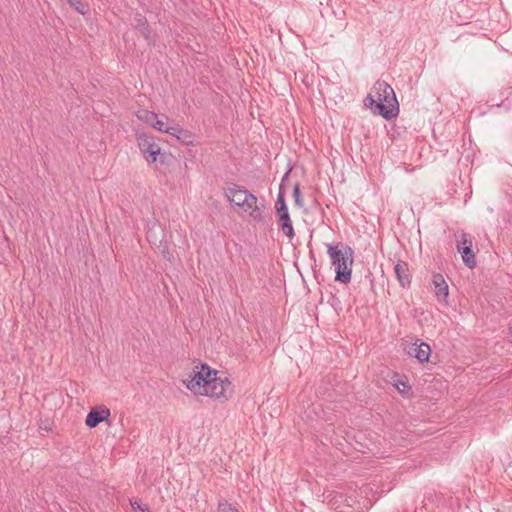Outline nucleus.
<instances>
[{
    "label": "nucleus",
    "mask_w": 512,
    "mask_h": 512,
    "mask_svg": "<svg viewBox=\"0 0 512 512\" xmlns=\"http://www.w3.org/2000/svg\"><path fill=\"white\" fill-rule=\"evenodd\" d=\"M217 373V370L211 369L207 364H201L200 370H193L183 383L195 395L208 396L223 402L228 399V393L232 392V383L227 377H217Z\"/></svg>",
    "instance_id": "obj_1"
},
{
    "label": "nucleus",
    "mask_w": 512,
    "mask_h": 512,
    "mask_svg": "<svg viewBox=\"0 0 512 512\" xmlns=\"http://www.w3.org/2000/svg\"><path fill=\"white\" fill-rule=\"evenodd\" d=\"M365 107L374 115H379L386 120L395 118L399 114V104L393 88L385 81L377 80L371 92L364 100Z\"/></svg>",
    "instance_id": "obj_2"
},
{
    "label": "nucleus",
    "mask_w": 512,
    "mask_h": 512,
    "mask_svg": "<svg viewBox=\"0 0 512 512\" xmlns=\"http://www.w3.org/2000/svg\"><path fill=\"white\" fill-rule=\"evenodd\" d=\"M225 195L231 205L240 208L243 212L257 221L263 222L264 204L258 202V198L242 186L232 184L225 190Z\"/></svg>",
    "instance_id": "obj_3"
},
{
    "label": "nucleus",
    "mask_w": 512,
    "mask_h": 512,
    "mask_svg": "<svg viewBox=\"0 0 512 512\" xmlns=\"http://www.w3.org/2000/svg\"><path fill=\"white\" fill-rule=\"evenodd\" d=\"M327 254L335 268V281L347 284L351 280L354 250L347 244L327 245Z\"/></svg>",
    "instance_id": "obj_4"
},
{
    "label": "nucleus",
    "mask_w": 512,
    "mask_h": 512,
    "mask_svg": "<svg viewBox=\"0 0 512 512\" xmlns=\"http://www.w3.org/2000/svg\"><path fill=\"white\" fill-rule=\"evenodd\" d=\"M456 248L461 254L463 263L470 269L476 267V257L472 250V237L466 232L456 235Z\"/></svg>",
    "instance_id": "obj_5"
},
{
    "label": "nucleus",
    "mask_w": 512,
    "mask_h": 512,
    "mask_svg": "<svg viewBox=\"0 0 512 512\" xmlns=\"http://www.w3.org/2000/svg\"><path fill=\"white\" fill-rule=\"evenodd\" d=\"M137 143L148 163H154L160 154L161 148L155 142L154 137L148 133L137 134Z\"/></svg>",
    "instance_id": "obj_6"
},
{
    "label": "nucleus",
    "mask_w": 512,
    "mask_h": 512,
    "mask_svg": "<svg viewBox=\"0 0 512 512\" xmlns=\"http://www.w3.org/2000/svg\"><path fill=\"white\" fill-rule=\"evenodd\" d=\"M111 415L110 410L105 406H99L97 408H93L87 414L85 419V424L89 428H95L101 422L106 421Z\"/></svg>",
    "instance_id": "obj_7"
},
{
    "label": "nucleus",
    "mask_w": 512,
    "mask_h": 512,
    "mask_svg": "<svg viewBox=\"0 0 512 512\" xmlns=\"http://www.w3.org/2000/svg\"><path fill=\"white\" fill-rule=\"evenodd\" d=\"M407 354L416 358L420 363L427 362L431 354V348L428 343H413L407 348Z\"/></svg>",
    "instance_id": "obj_8"
},
{
    "label": "nucleus",
    "mask_w": 512,
    "mask_h": 512,
    "mask_svg": "<svg viewBox=\"0 0 512 512\" xmlns=\"http://www.w3.org/2000/svg\"><path fill=\"white\" fill-rule=\"evenodd\" d=\"M131 25L133 28L137 29L142 34L146 41H148L149 43L153 41L150 25L147 21V18L144 15H142L139 12H136L133 15Z\"/></svg>",
    "instance_id": "obj_9"
},
{
    "label": "nucleus",
    "mask_w": 512,
    "mask_h": 512,
    "mask_svg": "<svg viewBox=\"0 0 512 512\" xmlns=\"http://www.w3.org/2000/svg\"><path fill=\"white\" fill-rule=\"evenodd\" d=\"M276 216L278 218V225L282 232L284 233V235L287 236L289 239H292L295 236V232L288 209L277 210Z\"/></svg>",
    "instance_id": "obj_10"
},
{
    "label": "nucleus",
    "mask_w": 512,
    "mask_h": 512,
    "mask_svg": "<svg viewBox=\"0 0 512 512\" xmlns=\"http://www.w3.org/2000/svg\"><path fill=\"white\" fill-rule=\"evenodd\" d=\"M396 278L403 288H407L411 284V274L409 272L408 263L398 261L394 267Z\"/></svg>",
    "instance_id": "obj_11"
},
{
    "label": "nucleus",
    "mask_w": 512,
    "mask_h": 512,
    "mask_svg": "<svg viewBox=\"0 0 512 512\" xmlns=\"http://www.w3.org/2000/svg\"><path fill=\"white\" fill-rule=\"evenodd\" d=\"M435 295L438 300H446L448 297V285L442 274H434L432 278Z\"/></svg>",
    "instance_id": "obj_12"
},
{
    "label": "nucleus",
    "mask_w": 512,
    "mask_h": 512,
    "mask_svg": "<svg viewBox=\"0 0 512 512\" xmlns=\"http://www.w3.org/2000/svg\"><path fill=\"white\" fill-rule=\"evenodd\" d=\"M329 498V503L334 506V508L342 509L344 505L348 507H352V503L354 502L351 496L347 497L341 492H335L334 494H329L327 496Z\"/></svg>",
    "instance_id": "obj_13"
},
{
    "label": "nucleus",
    "mask_w": 512,
    "mask_h": 512,
    "mask_svg": "<svg viewBox=\"0 0 512 512\" xmlns=\"http://www.w3.org/2000/svg\"><path fill=\"white\" fill-rule=\"evenodd\" d=\"M151 126L160 132L168 134H185L184 129L179 126H167L162 120L158 119V117L153 121Z\"/></svg>",
    "instance_id": "obj_14"
},
{
    "label": "nucleus",
    "mask_w": 512,
    "mask_h": 512,
    "mask_svg": "<svg viewBox=\"0 0 512 512\" xmlns=\"http://www.w3.org/2000/svg\"><path fill=\"white\" fill-rule=\"evenodd\" d=\"M137 117L140 120L145 121L146 123L152 125L153 121L156 120V118H157V114L152 111H148V110H140L137 113Z\"/></svg>",
    "instance_id": "obj_15"
},
{
    "label": "nucleus",
    "mask_w": 512,
    "mask_h": 512,
    "mask_svg": "<svg viewBox=\"0 0 512 512\" xmlns=\"http://www.w3.org/2000/svg\"><path fill=\"white\" fill-rule=\"evenodd\" d=\"M218 512H239V510L226 499H220L217 506Z\"/></svg>",
    "instance_id": "obj_16"
},
{
    "label": "nucleus",
    "mask_w": 512,
    "mask_h": 512,
    "mask_svg": "<svg viewBox=\"0 0 512 512\" xmlns=\"http://www.w3.org/2000/svg\"><path fill=\"white\" fill-rule=\"evenodd\" d=\"M275 208H276V211L288 209L286 201H285V195L281 188H280L278 196H277Z\"/></svg>",
    "instance_id": "obj_17"
},
{
    "label": "nucleus",
    "mask_w": 512,
    "mask_h": 512,
    "mask_svg": "<svg viewBox=\"0 0 512 512\" xmlns=\"http://www.w3.org/2000/svg\"><path fill=\"white\" fill-rule=\"evenodd\" d=\"M130 504L134 512H150L148 506L143 504L141 500H130Z\"/></svg>",
    "instance_id": "obj_18"
},
{
    "label": "nucleus",
    "mask_w": 512,
    "mask_h": 512,
    "mask_svg": "<svg viewBox=\"0 0 512 512\" xmlns=\"http://www.w3.org/2000/svg\"><path fill=\"white\" fill-rule=\"evenodd\" d=\"M68 4L82 15H84L87 12V6L80 0H70Z\"/></svg>",
    "instance_id": "obj_19"
},
{
    "label": "nucleus",
    "mask_w": 512,
    "mask_h": 512,
    "mask_svg": "<svg viewBox=\"0 0 512 512\" xmlns=\"http://www.w3.org/2000/svg\"><path fill=\"white\" fill-rule=\"evenodd\" d=\"M293 198H294L295 204L298 207H302L303 206V200H302V197H301L300 186H299L298 183L293 188Z\"/></svg>",
    "instance_id": "obj_20"
},
{
    "label": "nucleus",
    "mask_w": 512,
    "mask_h": 512,
    "mask_svg": "<svg viewBox=\"0 0 512 512\" xmlns=\"http://www.w3.org/2000/svg\"><path fill=\"white\" fill-rule=\"evenodd\" d=\"M396 388L400 394H405L408 390H410V386L406 382L402 381L396 384Z\"/></svg>",
    "instance_id": "obj_21"
},
{
    "label": "nucleus",
    "mask_w": 512,
    "mask_h": 512,
    "mask_svg": "<svg viewBox=\"0 0 512 512\" xmlns=\"http://www.w3.org/2000/svg\"><path fill=\"white\" fill-rule=\"evenodd\" d=\"M185 134H171L172 136H175L178 140H181L182 142H185L186 140L190 139L191 138V134L187 131V130H184Z\"/></svg>",
    "instance_id": "obj_22"
},
{
    "label": "nucleus",
    "mask_w": 512,
    "mask_h": 512,
    "mask_svg": "<svg viewBox=\"0 0 512 512\" xmlns=\"http://www.w3.org/2000/svg\"><path fill=\"white\" fill-rule=\"evenodd\" d=\"M161 253H162V255H163V257H164L165 259H167V260H169V261L171 260V254H170V252H169V250H168L167 246H164V247H163V249H162Z\"/></svg>",
    "instance_id": "obj_23"
},
{
    "label": "nucleus",
    "mask_w": 512,
    "mask_h": 512,
    "mask_svg": "<svg viewBox=\"0 0 512 512\" xmlns=\"http://www.w3.org/2000/svg\"><path fill=\"white\" fill-rule=\"evenodd\" d=\"M66 1H67V3H68L70 0H66Z\"/></svg>",
    "instance_id": "obj_24"
}]
</instances>
